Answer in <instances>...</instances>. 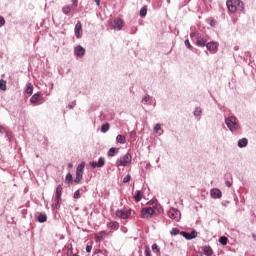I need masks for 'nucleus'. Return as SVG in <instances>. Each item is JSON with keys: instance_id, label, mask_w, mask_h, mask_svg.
<instances>
[{"instance_id": "7ed1b4c3", "label": "nucleus", "mask_w": 256, "mask_h": 256, "mask_svg": "<svg viewBox=\"0 0 256 256\" xmlns=\"http://www.w3.org/2000/svg\"><path fill=\"white\" fill-rule=\"evenodd\" d=\"M132 209H118L115 212L116 217H119L120 219H129L131 215H133Z\"/></svg>"}, {"instance_id": "aec40b11", "label": "nucleus", "mask_w": 256, "mask_h": 256, "mask_svg": "<svg viewBox=\"0 0 256 256\" xmlns=\"http://www.w3.org/2000/svg\"><path fill=\"white\" fill-rule=\"evenodd\" d=\"M202 251H204V255H206V256L213 255V249H211L210 246H203Z\"/></svg>"}, {"instance_id": "bb28decb", "label": "nucleus", "mask_w": 256, "mask_h": 256, "mask_svg": "<svg viewBox=\"0 0 256 256\" xmlns=\"http://www.w3.org/2000/svg\"><path fill=\"white\" fill-rule=\"evenodd\" d=\"M235 5L240 8L241 11L245 10V4L241 0H234Z\"/></svg>"}, {"instance_id": "6e6d98bb", "label": "nucleus", "mask_w": 256, "mask_h": 256, "mask_svg": "<svg viewBox=\"0 0 256 256\" xmlns=\"http://www.w3.org/2000/svg\"><path fill=\"white\" fill-rule=\"evenodd\" d=\"M69 109H73V105H68Z\"/></svg>"}, {"instance_id": "37998d69", "label": "nucleus", "mask_w": 256, "mask_h": 256, "mask_svg": "<svg viewBox=\"0 0 256 256\" xmlns=\"http://www.w3.org/2000/svg\"><path fill=\"white\" fill-rule=\"evenodd\" d=\"M80 195H81V193L79 192V190H76V191L74 192L73 198H74V199H79Z\"/></svg>"}, {"instance_id": "603ef678", "label": "nucleus", "mask_w": 256, "mask_h": 256, "mask_svg": "<svg viewBox=\"0 0 256 256\" xmlns=\"http://www.w3.org/2000/svg\"><path fill=\"white\" fill-rule=\"evenodd\" d=\"M68 167H69V169L73 168V164H72V163H69V164H68Z\"/></svg>"}, {"instance_id": "c756f323", "label": "nucleus", "mask_w": 256, "mask_h": 256, "mask_svg": "<svg viewBox=\"0 0 256 256\" xmlns=\"http://www.w3.org/2000/svg\"><path fill=\"white\" fill-rule=\"evenodd\" d=\"M82 180H83V174L76 172V177L74 179V183H81Z\"/></svg>"}, {"instance_id": "393cba45", "label": "nucleus", "mask_w": 256, "mask_h": 256, "mask_svg": "<svg viewBox=\"0 0 256 256\" xmlns=\"http://www.w3.org/2000/svg\"><path fill=\"white\" fill-rule=\"evenodd\" d=\"M37 222L38 223H45V222H47V215L39 214L38 217H37Z\"/></svg>"}, {"instance_id": "20e7f679", "label": "nucleus", "mask_w": 256, "mask_h": 256, "mask_svg": "<svg viewBox=\"0 0 256 256\" xmlns=\"http://www.w3.org/2000/svg\"><path fill=\"white\" fill-rule=\"evenodd\" d=\"M168 217L173 221L179 222L181 221V211L177 208H170L167 213Z\"/></svg>"}, {"instance_id": "f03ea898", "label": "nucleus", "mask_w": 256, "mask_h": 256, "mask_svg": "<svg viewBox=\"0 0 256 256\" xmlns=\"http://www.w3.org/2000/svg\"><path fill=\"white\" fill-rule=\"evenodd\" d=\"M132 159L133 156H131V153H126L123 157L116 161V165L117 167H127L129 163H131Z\"/></svg>"}, {"instance_id": "a211bd4d", "label": "nucleus", "mask_w": 256, "mask_h": 256, "mask_svg": "<svg viewBox=\"0 0 256 256\" xmlns=\"http://www.w3.org/2000/svg\"><path fill=\"white\" fill-rule=\"evenodd\" d=\"M116 142L120 143V145H125L127 143V139L125 138V136L118 134L116 136Z\"/></svg>"}, {"instance_id": "412c9836", "label": "nucleus", "mask_w": 256, "mask_h": 256, "mask_svg": "<svg viewBox=\"0 0 256 256\" xmlns=\"http://www.w3.org/2000/svg\"><path fill=\"white\" fill-rule=\"evenodd\" d=\"M25 93H27V95H33V84L31 82L26 84Z\"/></svg>"}, {"instance_id": "0eeeda50", "label": "nucleus", "mask_w": 256, "mask_h": 256, "mask_svg": "<svg viewBox=\"0 0 256 256\" xmlns=\"http://www.w3.org/2000/svg\"><path fill=\"white\" fill-rule=\"evenodd\" d=\"M90 167H92V169H101L102 167H105V158L104 157H100L98 159V162L95 161H91L90 162Z\"/></svg>"}, {"instance_id": "a19ab883", "label": "nucleus", "mask_w": 256, "mask_h": 256, "mask_svg": "<svg viewBox=\"0 0 256 256\" xmlns=\"http://www.w3.org/2000/svg\"><path fill=\"white\" fill-rule=\"evenodd\" d=\"M129 181H131V176L129 174H127L124 178H123V183H129Z\"/></svg>"}, {"instance_id": "72a5a7b5", "label": "nucleus", "mask_w": 256, "mask_h": 256, "mask_svg": "<svg viewBox=\"0 0 256 256\" xmlns=\"http://www.w3.org/2000/svg\"><path fill=\"white\" fill-rule=\"evenodd\" d=\"M109 131V123L103 124L101 126V133H107Z\"/></svg>"}, {"instance_id": "9b49d317", "label": "nucleus", "mask_w": 256, "mask_h": 256, "mask_svg": "<svg viewBox=\"0 0 256 256\" xmlns=\"http://www.w3.org/2000/svg\"><path fill=\"white\" fill-rule=\"evenodd\" d=\"M113 29H116L117 31H121L123 29V20L121 18H117L112 22Z\"/></svg>"}, {"instance_id": "c9c22d12", "label": "nucleus", "mask_w": 256, "mask_h": 256, "mask_svg": "<svg viewBox=\"0 0 256 256\" xmlns=\"http://www.w3.org/2000/svg\"><path fill=\"white\" fill-rule=\"evenodd\" d=\"M219 243H220V245H227V237L221 236L219 238Z\"/></svg>"}, {"instance_id": "c03bdc74", "label": "nucleus", "mask_w": 256, "mask_h": 256, "mask_svg": "<svg viewBox=\"0 0 256 256\" xmlns=\"http://www.w3.org/2000/svg\"><path fill=\"white\" fill-rule=\"evenodd\" d=\"M3 25H5V18L0 16V27H3Z\"/></svg>"}, {"instance_id": "9d476101", "label": "nucleus", "mask_w": 256, "mask_h": 256, "mask_svg": "<svg viewBox=\"0 0 256 256\" xmlns=\"http://www.w3.org/2000/svg\"><path fill=\"white\" fill-rule=\"evenodd\" d=\"M210 197L212 199H221V197H223V193L218 188H212L210 190Z\"/></svg>"}, {"instance_id": "4468645a", "label": "nucleus", "mask_w": 256, "mask_h": 256, "mask_svg": "<svg viewBox=\"0 0 256 256\" xmlns=\"http://www.w3.org/2000/svg\"><path fill=\"white\" fill-rule=\"evenodd\" d=\"M226 6L228 11H230V13H235L237 11V7L233 5V0H227Z\"/></svg>"}, {"instance_id": "ea45409f", "label": "nucleus", "mask_w": 256, "mask_h": 256, "mask_svg": "<svg viewBox=\"0 0 256 256\" xmlns=\"http://www.w3.org/2000/svg\"><path fill=\"white\" fill-rule=\"evenodd\" d=\"M161 131V124H156L154 127V133H159Z\"/></svg>"}, {"instance_id": "f257e3e1", "label": "nucleus", "mask_w": 256, "mask_h": 256, "mask_svg": "<svg viewBox=\"0 0 256 256\" xmlns=\"http://www.w3.org/2000/svg\"><path fill=\"white\" fill-rule=\"evenodd\" d=\"M225 124L231 133H235V131H239V122H237V117L230 116L225 119Z\"/></svg>"}, {"instance_id": "423d86ee", "label": "nucleus", "mask_w": 256, "mask_h": 256, "mask_svg": "<svg viewBox=\"0 0 256 256\" xmlns=\"http://www.w3.org/2000/svg\"><path fill=\"white\" fill-rule=\"evenodd\" d=\"M153 213H155V210L151 207H146L141 210V217L142 219H151V217H153Z\"/></svg>"}, {"instance_id": "7c9ffc66", "label": "nucleus", "mask_w": 256, "mask_h": 256, "mask_svg": "<svg viewBox=\"0 0 256 256\" xmlns=\"http://www.w3.org/2000/svg\"><path fill=\"white\" fill-rule=\"evenodd\" d=\"M140 17H147V6H143L140 9Z\"/></svg>"}, {"instance_id": "5701e85b", "label": "nucleus", "mask_w": 256, "mask_h": 256, "mask_svg": "<svg viewBox=\"0 0 256 256\" xmlns=\"http://www.w3.org/2000/svg\"><path fill=\"white\" fill-rule=\"evenodd\" d=\"M116 153H119V150L115 147H112L108 150L107 155L108 157H115Z\"/></svg>"}, {"instance_id": "2eb2a0df", "label": "nucleus", "mask_w": 256, "mask_h": 256, "mask_svg": "<svg viewBox=\"0 0 256 256\" xmlns=\"http://www.w3.org/2000/svg\"><path fill=\"white\" fill-rule=\"evenodd\" d=\"M197 47H207V39L203 37H198L196 40Z\"/></svg>"}, {"instance_id": "8fccbe9b", "label": "nucleus", "mask_w": 256, "mask_h": 256, "mask_svg": "<svg viewBox=\"0 0 256 256\" xmlns=\"http://www.w3.org/2000/svg\"><path fill=\"white\" fill-rule=\"evenodd\" d=\"M71 2L73 3V5L77 6V3H79V0H71Z\"/></svg>"}, {"instance_id": "a878e982", "label": "nucleus", "mask_w": 256, "mask_h": 256, "mask_svg": "<svg viewBox=\"0 0 256 256\" xmlns=\"http://www.w3.org/2000/svg\"><path fill=\"white\" fill-rule=\"evenodd\" d=\"M40 95L39 93H35L31 98H30V103H39Z\"/></svg>"}, {"instance_id": "79ce46f5", "label": "nucleus", "mask_w": 256, "mask_h": 256, "mask_svg": "<svg viewBox=\"0 0 256 256\" xmlns=\"http://www.w3.org/2000/svg\"><path fill=\"white\" fill-rule=\"evenodd\" d=\"M170 233H171V235H179V230H178V228H172Z\"/></svg>"}, {"instance_id": "6ab92c4d", "label": "nucleus", "mask_w": 256, "mask_h": 256, "mask_svg": "<svg viewBox=\"0 0 256 256\" xmlns=\"http://www.w3.org/2000/svg\"><path fill=\"white\" fill-rule=\"evenodd\" d=\"M141 199H143V191L137 190L134 195V201H136V203H139V201H141Z\"/></svg>"}, {"instance_id": "3c124183", "label": "nucleus", "mask_w": 256, "mask_h": 256, "mask_svg": "<svg viewBox=\"0 0 256 256\" xmlns=\"http://www.w3.org/2000/svg\"><path fill=\"white\" fill-rule=\"evenodd\" d=\"M130 137H135V131L130 132Z\"/></svg>"}, {"instance_id": "f3484780", "label": "nucleus", "mask_w": 256, "mask_h": 256, "mask_svg": "<svg viewBox=\"0 0 256 256\" xmlns=\"http://www.w3.org/2000/svg\"><path fill=\"white\" fill-rule=\"evenodd\" d=\"M247 145H249V140H247V138H241L240 140H238L239 149H243L247 147Z\"/></svg>"}, {"instance_id": "ddd939ff", "label": "nucleus", "mask_w": 256, "mask_h": 256, "mask_svg": "<svg viewBox=\"0 0 256 256\" xmlns=\"http://www.w3.org/2000/svg\"><path fill=\"white\" fill-rule=\"evenodd\" d=\"M74 55L76 57H83V55H85V48H83L82 46H76L74 48Z\"/></svg>"}, {"instance_id": "1a4fd4ad", "label": "nucleus", "mask_w": 256, "mask_h": 256, "mask_svg": "<svg viewBox=\"0 0 256 256\" xmlns=\"http://www.w3.org/2000/svg\"><path fill=\"white\" fill-rule=\"evenodd\" d=\"M180 235L184 237L187 241H191V239H195L197 237V232L195 230H192L191 233H187L185 231H181Z\"/></svg>"}, {"instance_id": "de8ad7c7", "label": "nucleus", "mask_w": 256, "mask_h": 256, "mask_svg": "<svg viewBox=\"0 0 256 256\" xmlns=\"http://www.w3.org/2000/svg\"><path fill=\"white\" fill-rule=\"evenodd\" d=\"M225 185L226 187H232L233 183H231V181H226Z\"/></svg>"}, {"instance_id": "473e14b6", "label": "nucleus", "mask_w": 256, "mask_h": 256, "mask_svg": "<svg viewBox=\"0 0 256 256\" xmlns=\"http://www.w3.org/2000/svg\"><path fill=\"white\" fill-rule=\"evenodd\" d=\"M151 99V96H149V94H146L145 96H143L142 98V103L144 105H147V103H149V100Z\"/></svg>"}, {"instance_id": "49530a36", "label": "nucleus", "mask_w": 256, "mask_h": 256, "mask_svg": "<svg viewBox=\"0 0 256 256\" xmlns=\"http://www.w3.org/2000/svg\"><path fill=\"white\" fill-rule=\"evenodd\" d=\"M91 249H93V247L87 245V246H86V253H91Z\"/></svg>"}, {"instance_id": "09e8293b", "label": "nucleus", "mask_w": 256, "mask_h": 256, "mask_svg": "<svg viewBox=\"0 0 256 256\" xmlns=\"http://www.w3.org/2000/svg\"><path fill=\"white\" fill-rule=\"evenodd\" d=\"M94 1L96 3L97 7H99L101 5V0H94Z\"/></svg>"}, {"instance_id": "58836bf2", "label": "nucleus", "mask_w": 256, "mask_h": 256, "mask_svg": "<svg viewBox=\"0 0 256 256\" xmlns=\"http://www.w3.org/2000/svg\"><path fill=\"white\" fill-rule=\"evenodd\" d=\"M144 253H145V256H152L151 255V248H149V246H146Z\"/></svg>"}, {"instance_id": "c85d7f7f", "label": "nucleus", "mask_w": 256, "mask_h": 256, "mask_svg": "<svg viewBox=\"0 0 256 256\" xmlns=\"http://www.w3.org/2000/svg\"><path fill=\"white\" fill-rule=\"evenodd\" d=\"M72 9H73V6H64L62 8V12L64 13V15H69V13H71Z\"/></svg>"}, {"instance_id": "5fc2aeb1", "label": "nucleus", "mask_w": 256, "mask_h": 256, "mask_svg": "<svg viewBox=\"0 0 256 256\" xmlns=\"http://www.w3.org/2000/svg\"><path fill=\"white\" fill-rule=\"evenodd\" d=\"M252 237H253V239H254V241H255V239H256V234H252Z\"/></svg>"}, {"instance_id": "4be33fe9", "label": "nucleus", "mask_w": 256, "mask_h": 256, "mask_svg": "<svg viewBox=\"0 0 256 256\" xmlns=\"http://www.w3.org/2000/svg\"><path fill=\"white\" fill-rule=\"evenodd\" d=\"M84 171H85V162H81V163L77 166V168H76V173H80V174L83 175Z\"/></svg>"}, {"instance_id": "cd10ccee", "label": "nucleus", "mask_w": 256, "mask_h": 256, "mask_svg": "<svg viewBox=\"0 0 256 256\" xmlns=\"http://www.w3.org/2000/svg\"><path fill=\"white\" fill-rule=\"evenodd\" d=\"M0 91H7V82L3 79H0Z\"/></svg>"}, {"instance_id": "b1692460", "label": "nucleus", "mask_w": 256, "mask_h": 256, "mask_svg": "<svg viewBox=\"0 0 256 256\" xmlns=\"http://www.w3.org/2000/svg\"><path fill=\"white\" fill-rule=\"evenodd\" d=\"M107 227L109 229H115L117 231V229H119V222H109L107 223Z\"/></svg>"}, {"instance_id": "2f4dec72", "label": "nucleus", "mask_w": 256, "mask_h": 256, "mask_svg": "<svg viewBox=\"0 0 256 256\" xmlns=\"http://www.w3.org/2000/svg\"><path fill=\"white\" fill-rule=\"evenodd\" d=\"M66 183L69 185L70 183H73V175L71 173H68L65 178Z\"/></svg>"}, {"instance_id": "4c0bfd02", "label": "nucleus", "mask_w": 256, "mask_h": 256, "mask_svg": "<svg viewBox=\"0 0 256 256\" xmlns=\"http://www.w3.org/2000/svg\"><path fill=\"white\" fill-rule=\"evenodd\" d=\"M184 45H185V47H187V49H193V46H191V42H189V39H186L185 41H184Z\"/></svg>"}, {"instance_id": "e433bc0d", "label": "nucleus", "mask_w": 256, "mask_h": 256, "mask_svg": "<svg viewBox=\"0 0 256 256\" xmlns=\"http://www.w3.org/2000/svg\"><path fill=\"white\" fill-rule=\"evenodd\" d=\"M152 250L156 251V253H161V248H159L157 243L152 244Z\"/></svg>"}, {"instance_id": "dca6fc26", "label": "nucleus", "mask_w": 256, "mask_h": 256, "mask_svg": "<svg viewBox=\"0 0 256 256\" xmlns=\"http://www.w3.org/2000/svg\"><path fill=\"white\" fill-rule=\"evenodd\" d=\"M217 47H219L217 42H209L206 44V49H208V51H217Z\"/></svg>"}, {"instance_id": "39448f33", "label": "nucleus", "mask_w": 256, "mask_h": 256, "mask_svg": "<svg viewBox=\"0 0 256 256\" xmlns=\"http://www.w3.org/2000/svg\"><path fill=\"white\" fill-rule=\"evenodd\" d=\"M61 195H63V186L59 184L56 187V194H55L56 208L61 207Z\"/></svg>"}, {"instance_id": "f8f14e48", "label": "nucleus", "mask_w": 256, "mask_h": 256, "mask_svg": "<svg viewBox=\"0 0 256 256\" xmlns=\"http://www.w3.org/2000/svg\"><path fill=\"white\" fill-rule=\"evenodd\" d=\"M81 29H83V26L81 24V21H78L74 28V33H75L76 39H81Z\"/></svg>"}, {"instance_id": "864d4df0", "label": "nucleus", "mask_w": 256, "mask_h": 256, "mask_svg": "<svg viewBox=\"0 0 256 256\" xmlns=\"http://www.w3.org/2000/svg\"><path fill=\"white\" fill-rule=\"evenodd\" d=\"M190 37H192V38L195 37V33H191Z\"/></svg>"}, {"instance_id": "a18cd8bd", "label": "nucleus", "mask_w": 256, "mask_h": 256, "mask_svg": "<svg viewBox=\"0 0 256 256\" xmlns=\"http://www.w3.org/2000/svg\"><path fill=\"white\" fill-rule=\"evenodd\" d=\"M0 133H7V130L2 125H0Z\"/></svg>"}, {"instance_id": "f704fd0d", "label": "nucleus", "mask_w": 256, "mask_h": 256, "mask_svg": "<svg viewBox=\"0 0 256 256\" xmlns=\"http://www.w3.org/2000/svg\"><path fill=\"white\" fill-rule=\"evenodd\" d=\"M203 111H201V108L197 107L195 110H194V116L195 117H201Z\"/></svg>"}, {"instance_id": "6e6552de", "label": "nucleus", "mask_w": 256, "mask_h": 256, "mask_svg": "<svg viewBox=\"0 0 256 256\" xmlns=\"http://www.w3.org/2000/svg\"><path fill=\"white\" fill-rule=\"evenodd\" d=\"M106 237H109V233L105 230L96 233L94 236L96 243H101Z\"/></svg>"}]
</instances>
